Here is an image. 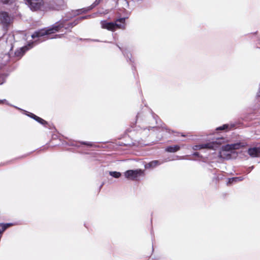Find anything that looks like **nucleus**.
<instances>
[{
	"mask_svg": "<svg viewBox=\"0 0 260 260\" xmlns=\"http://www.w3.org/2000/svg\"><path fill=\"white\" fill-rule=\"evenodd\" d=\"M101 1V0H95L90 6L87 8L73 11L72 14L70 16L68 17V19L60 20L55 23L51 27L48 29H42L36 31L31 35L32 38L35 39V38H39L41 41H43L46 39L52 38V37H50L49 36L52 34L55 33V32L58 31L61 28L64 27L66 21L68 20L69 19H70L76 15H78L80 14L86 13L87 12L91 10L94 7L98 5Z\"/></svg>",
	"mask_w": 260,
	"mask_h": 260,
	"instance_id": "nucleus-1",
	"label": "nucleus"
},
{
	"mask_svg": "<svg viewBox=\"0 0 260 260\" xmlns=\"http://www.w3.org/2000/svg\"><path fill=\"white\" fill-rule=\"evenodd\" d=\"M58 4L55 7L53 4H49L48 2H45L43 0H26L27 5L32 10H59L61 9L63 4L62 0H57Z\"/></svg>",
	"mask_w": 260,
	"mask_h": 260,
	"instance_id": "nucleus-2",
	"label": "nucleus"
},
{
	"mask_svg": "<svg viewBox=\"0 0 260 260\" xmlns=\"http://www.w3.org/2000/svg\"><path fill=\"white\" fill-rule=\"evenodd\" d=\"M244 146L243 143H236L231 144H226L221 146L219 151V156L223 159H230L231 154L234 151Z\"/></svg>",
	"mask_w": 260,
	"mask_h": 260,
	"instance_id": "nucleus-3",
	"label": "nucleus"
},
{
	"mask_svg": "<svg viewBox=\"0 0 260 260\" xmlns=\"http://www.w3.org/2000/svg\"><path fill=\"white\" fill-rule=\"evenodd\" d=\"M13 21V17L4 11L0 12V24L4 28L8 27Z\"/></svg>",
	"mask_w": 260,
	"mask_h": 260,
	"instance_id": "nucleus-4",
	"label": "nucleus"
},
{
	"mask_svg": "<svg viewBox=\"0 0 260 260\" xmlns=\"http://www.w3.org/2000/svg\"><path fill=\"white\" fill-rule=\"evenodd\" d=\"M144 175V171L141 169L129 170L124 173V176L126 178L129 180H137V178Z\"/></svg>",
	"mask_w": 260,
	"mask_h": 260,
	"instance_id": "nucleus-5",
	"label": "nucleus"
},
{
	"mask_svg": "<svg viewBox=\"0 0 260 260\" xmlns=\"http://www.w3.org/2000/svg\"><path fill=\"white\" fill-rule=\"evenodd\" d=\"M220 142H212L206 144L194 145L192 147L194 150H200L202 149H210L216 150L219 147Z\"/></svg>",
	"mask_w": 260,
	"mask_h": 260,
	"instance_id": "nucleus-6",
	"label": "nucleus"
},
{
	"mask_svg": "<svg viewBox=\"0 0 260 260\" xmlns=\"http://www.w3.org/2000/svg\"><path fill=\"white\" fill-rule=\"evenodd\" d=\"M125 17L117 19L114 22L115 30L116 29H124L125 28Z\"/></svg>",
	"mask_w": 260,
	"mask_h": 260,
	"instance_id": "nucleus-7",
	"label": "nucleus"
},
{
	"mask_svg": "<svg viewBox=\"0 0 260 260\" xmlns=\"http://www.w3.org/2000/svg\"><path fill=\"white\" fill-rule=\"evenodd\" d=\"M101 27L103 29H106L112 31H115L114 22H108L103 20L101 21Z\"/></svg>",
	"mask_w": 260,
	"mask_h": 260,
	"instance_id": "nucleus-8",
	"label": "nucleus"
},
{
	"mask_svg": "<svg viewBox=\"0 0 260 260\" xmlns=\"http://www.w3.org/2000/svg\"><path fill=\"white\" fill-rule=\"evenodd\" d=\"M249 155L253 157L260 156V147L250 148L248 150Z\"/></svg>",
	"mask_w": 260,
	"mask_h": 260,
	"instance_id": "nucleus-9",
	"label": "nucleus"
},
{
	"mask_svg": "<svg viewBox=\"0 0 260 260\" xmlns=\"http://www.w3.org/2000/svg\"><path fill=\"white\" fill-rule=\"evenodd\" d=\"M164 162V161L160 160H152L146 164L145 165V168L146 169H153L155 168L156 167L162 164Z\"/></svg>",
	"mask_w": 260,
	"mask_h": 260,
	"instance_id": "nucleus-10",
	"label": "nucleus"
},
{
	"mask_svg": "<svg viewBox=\"0 0 260 260\" xmlns=\"http://www.w3.org/2000/svg\"><path fill=\"white\" fill-rule=\"evenodd\" d=\"M244 180V177L242 176L240 177H236L232 178H229L228 181L227 182L228 185H231L232 184H234L240 181H241Z\"/></svg>",
	"mask_w": 260,
	"mask_h": 260,
	"instance_id": "nucleus-11",
	"label": "nucleus"
},
{
	"mask_svg": "<svg viewBox=\"0 0 260 260\" xmlns=\"http://www.w3.org/2000/svg\"><path fill=\"white\" fill-rule=\"evenodd\" d=\"M90 17V15H87V16H86L81 17L78 18L77 20H76L73 23H69L68 24V27H66L65 28L66 29H68V28H69L70 27H72L74 26L77 25L80 21H81V20H82L83 19L89 18Z\"/></svg>",
	"mask_w": 260,
	"mask_h": 260,
	"instance_id": "nucleus-12",
	"label": "nucleus"
},
{
	"mask_svg": "<svg viewBox=\"0 0 260 260\" xmlns=\"http://www.w3.org/2000/svg\"><path fill=\"white\" fill-rule=\"evenodd\" d=\"M32 46L30 44L28 45V46H24L21 48L20 50L17 51L15 52L16 55L19 56L22 55L25 51L31 48Z\"/></svg>",
	"mask_w": 260,
	"mask_h": 260,
	"instance_id": "nucleus-13",
	"label": "nucleus"
},
{
	"mask_svg": "<svg viewBox=\"0 0 260 260\" xmlns=\"http://www.w3.org/2000/svg\"><path fill=\"white\" fill-rule=\"evenodd\" d=\"M28 116H29L33 119H35L36 121H37L38 122H39V123H41L43 125H45L46 124H47V122L45 120L32 113H29V114H28Z\"/></svg>",
	"mask_w": 260,
	"mask_h": 260,
	"instance_id": "nucleus-14",
	"label": "nucleus"
},
{
	"mask_svg": "<svg viewBox=\"0 0 260 260\" xmlns=\"http://www.w3.org/2000/svg\"><path fill=\"white\" fill-rule=\"evenodd\" d=\"M180 149L179 145L170 146L166 148V151L169 152H175Z\"/></svg>",
	"mask_w": 260,
	"mask_h": 260,
	"instance_id": "nucleus-15",
	"label": "nucleus"
},
{
	"mask_svg": "<svg viewBox=\"0 0 260 260\" xmlns=\"http://www.w3.org/2000/svg\"><path fill=\"white\" fill-rule=\"evenodd\" d=\"M12 223H0V234L3 233L7 228L12 226Z\"/></svg>",
	"mask_w": 260,
	"mask_h": 260,
	"instance_id": "nucleus-16",
	"label": "nucleus"
},
{
	"mask_svg": "<svg viewBox=\"0 0 260 260\" xmlns=\"http://www.w3.org/2000/svg\"><path fill=\"white\" fill-rule=\"evenodd\" d=\"M109 174L110 176H111L115 178H118L121 176V173L120 172H116V171L109 172Z\"/></svg>",
	"mask_w": 260,
	"mask_h": 260,
	"instance_id": "nucleus-17",
	"label": "nucleus"
},
{
	"mask_svg": "<svg viewBox=\"0 0 260 260\" xmlns=\"http://www.w3.org/2000/svg\"><path fill=\"white\" fill-rule=\"evenodd\" d=\"M62 2H63V1H62ZM45 2H48V4H53V6L55 7L57 6V5L58 3L57 0H46ZM63 3L62 4L61 9H62V8L63 7ZM59 10H60V9Z\"/></svg>",
	"mask_w": 260,
	"mask_h": 260,
	"instance_id": "nucleus-18",
	"label": "nucleus"
},
{
	"mask_svg": "<svg viewBox=\"0 0 260 260\" xmlns=\"http://www.w3.org/2000/svg\"><path fill=\"white\" fill-rule=\"evenodd\" d=\"M229 127V125L228 124H224L222 126L218 127L217 128V130H224L227 129Z\"/></svg>",
	"mask_w": 260,
	"mask_h": 260,
	"instance_id": "nucleus-19",
	"label": "nucleus"
},
{
	"mask_svg": "<svg viewBox=\"0 0 260 260\" xmlns=\"http://www.w3.org/2000/svg\"><path fill=\"white\" fill-rule=\"evenodd\" d=\"M4 4H11L12 3L14 0H0Z\"/></svg>",
	"mask_w": 260,
	"mask_h": 260,
	"instance_id": "nucleus-20",
	"label": "nucleus"
},
{
	"mask_svg": "<svg viewBox=\"0 0 260 260\" xmlns=\"http://www.w3.org/2000/svg\"><path fill=\"white\" fill-rule=\"evenodd\" d=\"M6 104L8 105H10V104L6 101V100H0V104Z\"/></svg>",
	"mask_w": 260,
	"mask_h": 260,
	"instance_id": "nucleus-21",
	"label": "nucleus"
},
{
	"mask_svg": "<svg viewBox=\"0 0 260 260\" xmlns=\"http://www.w3.org/2000/svg\"><path fill=\"white\" fill-rule=\"evenodd\" d=\"M82 144H84V145H86L88 146H92V144L90 142H81Z\"/></svg>",
	"mask_w": 260,
	"mask_h": 260,
	"instance_id": "nucleus-22",
	"label": "nucleus"
},
{
	"mask_svg": "<svg viewBox=\"0 0 260 260\" xmlns=\"http://www.w3.org/2000/svg\"><path fill=\"white\" fill-rule=\"evenodd\" d=\"M256 96L257 98H260V84L259 85L258 90L256 93Z\"/></svg>",
	"mask_w": 260,
	"mask_h": 260,
	"instance_id": "nucleus-23",
	"label": "nucleus"
},
{
	"mask_svg": "<svg viewBox=\"0 0 260 260\" xmlns=\"http://www.w3.org/2000/svg\"><path fill=\"white\" fill-rule=\"evenodd\" d=\"M192 155L195 156H198V157L200 156V154L198 152H194V153H193Z\"/></svg>",
	"mask_w": 260,
	"mask_h": 260,
	"instance_id": "nucleus-24",
	"label": "nucleus"
},
{
	"mask_svg": "<svg viewBox=\"0 0 260 260\" xmlns=\"http://www.w3.org/2000/svg\"><path fill=\"white\" fill-rule=\"evenodd\" d=\"M253 166H252L251 167L249 168V170L248 171V172H250V171L252 169H253Z\"/></svg>",
	"mask_w": 260,
	"mask_h": 260,
	"instance_id": "nucleus-25",
	"label": "nucleus"
},
{
	"mask_svg": "<svg viewBox=\"0 0 260 260\" xmlns=\"http://www.w3.org/2000/svg\"><path fill=\"white\" fill-rule=\"evenodd\" d=\"M5 82L4 80H3L2 82H0V84H2Z\"/></svg>",
	"mask_w": 260,
	"mask_h": 260,
	"instance_id": "nucleus-26",
	"label": "nucleus"
},
{
	"mask_svg": "<svg viewBox=\"0 0 260 260\" xmlns=\"http://www.w3.org/2000/svg\"><path fill=\"white\" fill-rule=\"evenodd\" d=\"M126 55H127V57L129 59H130V60H131V58H129L128 54H127Z\"/></svg>",
	"mask_w": 260,
	"mask_h": 260,
	"instance_id": "nucleus-27",
	"label": "nucleus"
},
{
	"mask_svg": "<svg viewBox=\"0 0 260 260\" xmlns=\"http://www.w3.org/2000/svg\"><path fill=\"white\" fill-rule=\"evenodd\" d=\"M122 52H123V55H125V54H126L125 52H123V51H122Z\"/></svg>",
	"mask_w": 260,
	"mask_h": 260,
	"instance_id": "nucleus-28",
	"label": "nucleus"
},
{
	"mask_svg": "<svg viewBox=\"0 0 260 260\" xmlns=\"http://www.w3.org/2000/svg\"><path fill=\"white\" fill-rule=\"evenodd\" d=\"M118 47H119V48L121 51H122V49H121V47H119V46H118Z\"/></svg>",
	"mask_w": 260,
	"mask_h": 260,
	"instance_id": "nucleus-29",
	"label": "nucleus"
},
{
	"mask_svg": "<svg viewBox=\"0 0 260 260\" xmlns=\"http://www.w3.org/2000/svg\"><path fill=\"white\" fill-rule=\"evenodd\" d=\"M11 39H13V36H10V37Z\"/></svg>",
	"mask_w": 260,
	"mask_h": 260,
	"instance_id": "nucleus-30",
	"label": "nucleus"
}]
</instances>
